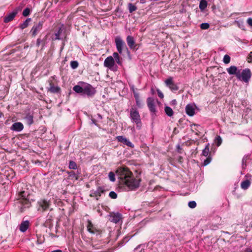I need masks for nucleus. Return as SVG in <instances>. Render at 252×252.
Segmentation results:
<instances>
[{
  "instance_id": "49530a36",
  "label": "nucleus",
  "mask_w": 252,
  "mask_h": 252,
  "mask_svg": "<svg viewBox=\"0 0 252 252\" xmlns=\"http://www.w3.org/2000/svg\"><path fill=\"white\" fill-rule=\"evenodd\" d=\"M216 143H217V145L218 146H219L222 142V139H221L220 136H217L216 138Z\"/></svg>"
},
{
  "instance_id": "4468645a",
  "label": "nucleus",
  "mask_w": 252,
  "mask_h": 252,
  "mask_svg": "<svg viewBox=\"0 0 252 252\" xmlns=\"http://www.w3.org/2000/svg\"><path fill=\"white\" fill-rule=\"evenodd\" d=\"M167 87L173 92L177 91L179 90V87L174 82L172 77H169L165 81Z\"/></svg>"
},
{
  "instance_id": "de8ad7c7",
  "label": "nucleus",
  "mask_w": 252,
  "mask_h": 252,
  "mask_svg": "<svg viewBox=\"0 0 252 252\" xmlns=\"http://www.w3.org/2000/svg\"><path fill=\"white\" fill-rule=\"evenodd\" d=\"M136 104L138 108H141L143 106V104L140 99L135 100Z\"/></svg>"
},
{
  "instance_id": "c756f323",
  "label": "nucleus",
  "mask_w": 252,
  "mask_h": 252,
  "mask_svg": "<svg viewBox=\"0 0 252 252\" xmlns=\"http://www.w3.org/2000/svg\"><path fill=\"white\" fill-rule=\"evenodd\" d=\"M250 159L249 155H245L242 160V166L243 169H245L247 166V160Z\"/></svg>"
},
{
  "instance_id": "8fccbe9b",
  "label": "nucleus",
  "mask_w": 252,
  "mask_h": 252,
  "mask_svg": "<svg viewBox=\"0 0 252 252\" xmlns=\"http://www.w3.org/2000/svg\"><path fill=\"white\" fill-rule=\"evenodd\" d=\"M247 24L251 27H252V18H249L247 20Z\"/></svg>"
},
{
  "instance_id": "37998d69",
  "label": "nucleus",
  "mask_w": 252,
  "mask_h": 252,
  "mask_svg": "<svg viewBox=\"0 0 252 252\" xmlns=\"http://www.w3.org/2000/svg\"><path fill=\"white\" fill-rule=\"evenodd\" d=\"M200 27L202 30H207L209 29L210 25L207 23H203L200 25Z\"/></svg>"
},
{
  "instance_id": "a878e982",
  "label": "nucleus",
  "mask_w": 252,
  "mask_h": 252,
  "mask_svg": "<svg viewBox=\"0 0 252 252\" xmlns=\"http://www.w3.org/2000/svg\"><path fill=\"white\" fill-rule=\"evenodd\" d=\"M116 64H118L119 65L122 66L123 64V59L119 55V53L118 52H114L112 56Z\"/></svg>"
},
{
  "instance_id": "f704fd0d",
  "label": "nucleus",
  "mask_w": 252,
  "mask_h": 252,
  "mask_svg": "<svg viewBox=\"0 0 252 252\" xmlns=\"http://www.w3.org/2000/svg\"><path fill=\"white\" fill-rule=\"evenodd\" d=\"M68 167L70 169H76L77 168V164L75 162L70 160L69 162V166Z\"/></svg>"
},
{
  "instance_id": "b1692460",
  "label": "nucleus",
  "mask_w": 252,
  "mask_h": 252,
  "mask_svg": "<svg viewBox=\"0 0 252 252\" xmlns=\"http://www.w3.org/2000/svg\"><path fill=\"white\" fill-rule=\"evenodd\" d=\"M29 225L30 222L29 220L22 221L19 225V230L22 232H25L28 230Z\"/></svg>"
},
{
  "instance_id": "aec40b11",
  "label": "nucleus",
  "mask_w": 252,
  "mask_h": 252,
  "mask_svg": "<svg viewBox=\"0 0 252 252\" xmlns=\"http://www.w3.org/2000/svg\"><path fill=\"white\" fill-rule=\"evenodd\" d=\"M63 29L62 28L60 27L58 29V30L57 32H55L54 36L52 37L53 40H66V36H64V38H63L61 37V35L63 33Z\"/></svg>"
},
{
  "instance_id": "58836bf2",
  "label": "nucleus",
  "mask_w": 252,
  "mask_h": 252,
  "mask_svg": "<svg viewBox=\"0 0 252 252\" xmlns=\"http://www.w3.org/2000/svg\"><path fill=\"white\" fill-rule=\"evenodd\" d=\"M109 178L112 182H114L116 180L115 174L113 172H110L108 174Z\"/></svg>"
},
{
  "instance_id": "5701e85b",
  "label": "nucleus",
  "mask_w": 252,
  "mask_h": 252,
  "mask_svg": "<svg viewBox=\"0 0 252 252\" xmlns=\"http://www.w3.org/2000/svg\"><path fill=\"white\" fill-rule=\"evenodd\" d=\"M47 35H46L42 39H41V38H38L36 40V46L38 47L40 45H41L42 49H43L47 44Z\"/></svg>"
},
{
  "instance_id": "ddd939ff",
  "label": "nucleus",
  "mask_w": 252,
  "mask_h": 252,
  "mask_svg": "<svg viewBox=\"0 0 252 252\" xmlns=\"http://www.w3.org/2000/svg\"><path fill=\"white\" fill-rule=\"evenodd\" d=\"M43 23L44 22L42 21H40L38 23L35 24L33 25L30 31V33H31L32 36H35L41 30Z\"/></svg>"
},
{
  "instance_id": "052dcab7",
  "label": "nucleus",
  "mask_w": 252,
  "mask_h": 252,
  "mask_svg": "<svg viewBox=\"0 0 252 252\" xmlns=\"http://www.w3.org/2000/svg\"><path fill=\"white\" fill-rule=\"evenodd\" d=\"M96 120H95V119H92V123H93V124H95V125H96Z\"/></svg>"
},
{
  "instance_id": "20e7f679",
  "label": "nucleus",
  "mask_w": 252,
  "mask_h": 252,
  "mask_svg": "<svg viewBox=\"0 0 252 252\" xmlns=\"http://www.w3.org/2000/svg\"><path fill=\"white\" fill-rule=\"evenodd\" d=\"M130 118L132 122L134 123L136 125L138 129H140L142 126L140 116L137 110V108L132 107L130 110Z\"/></svg>"
},
{
  "instance_id": "cd10ccee",
  "label": "nucleus",
  "mask_w": 252,
  "mask_h": 252,
  "mask_svg": "<svg viewBox=\"0 0 252 252\" xmlns=\"http://www.w3.org/2000/svg\"><path fill=\"white\" fill-rule=\"evenodd\" d=\"M31 18H27L25 21L23 22V23L20 25L19 28L22 30L26 28L28 26L29 23L31 21Z\"/></svg>"
},
{
  "instance_id": "72a5a7b5",
  "label": "nucleus",
  "mask_w": 252,
  "mask_h": 252,
  "mask_svg": "<svg viewBox=\"0 0 252 252\" xmlns=\"http://www.w3.org/2000/svg\"><path fill=\"white\" fill-rule=\"evenodd\" d=\"M209 153V144L206 145L205 148L203 150L202 155L205 157H208Z\"/></svg>"
},
{
  "instance_id": "4be33fe9",
  "label": "nucleus",
  "mask_w": 252,
  "mask_h": 252,
  "mask_svg": "<svg viewBox=\"0 0 252 252\" xmlns=\"http://www.w3.org/2000/svg\"><path fill=\"white\" fill-rule=\"evenodd\" d=\"M38 204L39 207L42 208V211L47 210L50 205L49 202L45 199L40 200L38 202Z\"/></svg>"
},
{
  "instance_id": "f03ea898",
  "label": "nucleus",
  "mask_w": 252,
  "mask_h": 252,
  "mask_svg": "<svg viewBox=\"0 0 252 252\" xmlns=\"http://www.w3.org/2000/svg\"><path fill=\"white\" fill-rule=\"evenodd\" d=\"M73 90L76 93L88 98L93 97L96 93V90L92 85L83 81L78 82L77 85L73 87Z\"/></svg>"
},
{
  "instance_id": "4c0bfd02",
  "label": "nucleus",
  "mask_w": 252,
  "mask_h": 252,
  "mask_svg": "<svg viewBox=\"0 0 252 252\" xmlns=\"http://www.w3.org/2000/svg\"><path fill=\"white\" fill-rule=\"evenodd\" d=\"M212 160V158L210 156H208L207 158L204 160L202 163L203 166H206L210 163Z\"/></svg>"
},
{
  "instance_id": "bf43d9fd",
  "label": "nucleus",
  "mask_w": 252,
  "mask_h": 252,
  "mask_svg": "<svg viewBox=\"0 0 252 252\" xmlns=\"http://www.w3.org/2000/svg\"><path fill=\"white\" fill-rule=\"evenodd\" d=\"M50 252H62V251L61 250H56L52 251Z\"/></svg>"
},
{
  "instance_id": "680f3d73",
  "label": "nucleus",
  "mask_w": 252,
  "mask_h": 252,
  "mask_svg": "<svg viewBox=\"0 0 252 252\" xmlns=\"http://www.w3.org/2000/svg\"><path fill=\"white\" fill-rule=\"evenodd\" d=\"M3 116H4L3 114L0 110V118H1L2 117H3Z\"/></svg>"
},
{
  "instance_id": "e2e57ef3",
  "label": "nucleus",
  "mask_w": 252,
  "mask_h": 252,
  "mask_svg": "<svg viewBox=\"0 0 252 252\" xmlns=\"http://www.w3.org/2000/svg\"><path fill=\"white\" fill-rule=\"evenodd\" d=\"M36 243L37 244H41V242H39V240L38 239L36 241Z\"/></svg>"
},
{
  "instance_id": "bb28decb",
  "label": "nucleus",
  "mask_w": 252,
  "mask_h": 252,
  "mask_svg": "<svg viewBox=\"0 0 252 252\" xmlns=\"http://www.w3.org/2000/svg\"><path fill=\"white\" fill-rule=\"evenodd\" d=\"M186 113L189 116H193L194 115V108L191 104H188L186 107Z\"/></svg>"
},
{
  "instance_id": "7ed1b4c3",
  "label": "nucleus",
  "mask_w": 252,
  "mask_h": 252,
  "mask_svg": "<svg viewBox=\"0 0 252 252\" xmlns=\"http://www.w3.org/2000/svg\"><path fill=\"white\" fill-rule=\"evenodd\" d=\"M30 196L29 193L25 191H22L19 193L18 203L20 204L18 207L20 212L23 213L25 211L26 209L31 207V201H33V200L30 198Z\"/></svg>"
},
{
  "instance_id": "09e8293b",
  "label": "nucleus",
  "mask_w": 252,
  "mask_h": 252,
  "mask_svg": "<svg viewBox=\"0 0 252 252\" xmlns=\"http://www.w3.org/2000/svg\"><path fill=\"white\" fill-rule=\"evenodd\" d=\"M248 62L252 63V51L251 52L247 58Z\"/></svg>"
},
{
  "instance_id": "0e129e2a",
  "label": "nucleus",
  "mask_w": 252,
  "mask_h": 252,
  "mask_svg": "<svg viewBox=\"0 0 252 252\" xmlns=\"http://www.w3.org/2000/svg\"><path fill=\"white\" fill-rule=\"evenodd\" d=\"M76 173L77 174V175H78V176H79V175L80 174V172H79L78 171V170H77V172H76Z\"/></svg>"
},
{
  "instance_id": "473e14b6",
  "label": "nucleus",
  "mask_w": 252,
  "mask_h": 252,
  "mask_svg": "<svg viewBox=\"0 0 252 252\" xmlns=\"http://www.w3.org/2000/svg\"><path fill=\"white\" fill-rule=\"evenodd\" d=\"M128 9L129 13H132L133 12L136 11L137 9V8L132 3H129L128 4Z\"/></svg>"
},
{
  "instance_id": "c03bdc74",
  "label": "nucleus",
  "mask_w": 252,
  "mask_h": 252,
  "mask_svg": "<svg viewBox=\"0 0 252 252\" xmlns=\"http://www.w3.org/2000/svg\"><path fill=\"white\" fill-rule=\"evenodd\" d=\"M109 196L112 199H116L118 197L117 194L114 191L109 192Z\"/></svg>"
},
{
  "instance_id": "412c9836",
  "label": "nucleus",
  "mask_w": 252,
  "mask_h": 252,
  "mask_svg": "<svg viewBox=\"0 0 252 252\" xmlns=\"http://www.w3.org/2000/svg\"><path fill=\"white\" fill-rule=\"evenodd\" d=\"M48 91L53 94H60L61 89L60 87L54 86L53 83L51 82L50 83V88L48 89Z\"/></svg>"
},
{
  "instance_id": "e433bc0d",
  "label": "nucleus",
  "mask_w": 252,
  "mask_h": 252,
  "mask_svg": "<svg viewBox=\"0 0 252 252\" xmlns=\"http://www.w3.org/2000/svg\"><path fill=\"white\" fill-rule=\"evenodd\" d=\"M31 12V10L30 8L27 7L23 11V15L24 17H27L29 16Z\"/></svg>"
},
{
  "instance_id": "ea45409f",
  "label": "nucleus",
  "mask_w": 252,
  "mask_h": 252,
  "mask_svg": "<svg viewBox=\"0 0 252 252\" xmlns=\"http://www.w3.org/2000/svg\"><path fill=\"white\" fill-rule=\"evenodd\" d=\"M79 63L76 61H71L70 63V66L72 69H75L78 66Z\"/></svg>"
},
{
  "instance_id": "6ab92c4d",
  "label": "nucleus",
  "mask_w": 252,
  "mask_h": 252,
  "mask_svg": "<svg viewBox=\"0 0 252 252\" xmlns=\"http://www.w3.org/2000/svg\"><path fill=\"white\" fill-rule=\"evenodd\" d=\"M24 129V125L21 122H16L13 124L10 127V129L12 131L20 132Z\"/></svg>"
},
{
  "instance_id": "2eb2a0df",
  "label": "nucleus",
  "mask_w": 252,
  "mask_h": 252,
  "mask_svg": "<svg viewBox=\"0 0 252 252\" xmlns=\"http://www.w3.org/2000/svg\"><path fill=\"white\" fill-rule=\"evenodd\" d=\"M20 8L17 7L12 12L7 14L4 18V22L6 23L11 21L17 14Z\"/></svg>"
},
{
  "instance_id": "1a4fd4ad",
  "label": "nucleus",
  "mask_w": 252,
  "mask_h": 252,
  "mask_svg": "<svg viewBox=\"0 0 252 252\" xmlns=\"http://www.w3.org/2000/svg\"><path fill=\"white\" fill-rule=\"evenodd\" d=\"M107 190L103 186H99L96 190L94 189L90 190V196L95 197L96 200H98L99 197L101 196V194H104Z\"/></svg>"
},
{
  "instance_id": "6e6d98bb",
  "label": "nucleus",
  "mask_w": 252,
  "mask_h": 252,
  "mask_svg": "<svg viewBox=\"0 0 252 252\" xmlns=\"http://www.w3.org/2000/svg\"><path fill=\"white\" fill-rule=\"evenodd\" d=\"M171 104L172 105H176L177 104V101L176 100V99H173L171 101Z\"/></svg>"
},
{
  "instance_id": "39448f33",
  "label": "nucleus",
  "mask_w": 252,
  "mask_h": 252,
  "mask_svg": "<svg viewBox=\"0 0 252 252\" xmlns=\"http://www.w3.org/2000/svg\"><path fill=\"white\" fill-rule=\"evenodd\" d=\"M157 102L158 104H160V102L157 99L155 100L153 97H149L147 99V106L151 113V115L153 117H155L157 115V111L156 108L155 102Z\"/></svg>"
},
{
  "instance_id": "69168bd1",
  "label": "nucleus",
  "mask_w": 252,
  "mask_h": 252,
  "mask_svg": "<svg viewBox=\"0 0 252 252\" xmlns=\"http://www.w3.org/2000/svg\"><path fill=\"white\" fill-rule=\"evenodd\" d=\"M4 98V96H0V99H2Z\"/></svg>"
},
{
  "instance_id": "9b49d317",
  "label": "nucleus",
  "mask_w": 252,
  "mask_h": 252,
  "mask_svg": "<svg viewBox=\"0 0 252 252\" xmlns=\"http://www.w3.org/2000/svg\"><path fill=\"white\" fill-rule=\"evenodd\" d=\"M126 41L129 49L133 51H137L139 48V45L135 43L134 37L131 35L126 37Z\"/></svg>"
},
{
  "instance_id": "c85d7f7f",
  "label": "nucleus",
  "mask_w": 252,
  "mask_h": 252,
  "mask_svg": "<svg viewBox=\"0 0 252 252\" xmlns=\"http://www.w3.org/2000/svg\"><path fill=\"white\" fill-rule=\"evenodd\" d=\"M164 111L166 113V114L169 116L171 117L173 115L174 112L172 108L170 107L169 106H165L164 108Z\"/></svg>"
},
{
  "instance_id": "f8f14e48",
  "label": "nucleus",
  "mask_w": 252,
  "mask_h": 252,
  "mask_svg": "<svg viewBox=\"0 0 252 252\" xmlns=\"http://www.w3.org/2000/svg\"><path fill=\"white\" fill-rule=\"evenodd\" d=\"M109 220L115 223H118L122 218V215L119 212H110L108 215Z\"/></svg>"
},
{
  "instance_id": "603ef678",
  "label": "nucleus",
  "mask_w": 252,
  "mask_h": 252,
  "mask_svg": "<svg viewBox=\"0 0 252 252\" xmlns=\"http://www.w3.org/2000/svg\"><path fill=\"white\" fill-rule=\"evenodd\" d=\"M134 96L135 100L140 99L139 94L137 93H134Z\"/></svg>"
},
{
  "instance_id": "4d7b16f0",
  "label": "nucleus",
  "mask_w": 252,
  "mask_h": 252,
  "mask_svg": "<svg viewBox=\"0 0 252 252\" xmlns=\"http://www.w3.org/2000/svg\"><path fill=\"white\" fill-rule=\"evenodd\" d=\"M244 252H252V250L251 248H246Z\"/></svg>"
},
{
  "instance_id": "f3484780",
  "label": "nucleus",
  "mask_w": 252,
  "mask_h": 252,
  "mask_svg": "<svg viewBox=\"0 0 252 252\" xmlns=\"http://www.w3.org/2000/svg\"><path fill=\"white\" fill-rule=\"evenodd\" d=\"M116 139L119 142L122 143L129 147L133 148L134 147V145L129 140V139L123 136H118L116 137Z\"/></svg>"
},
{
  "instance_id": "5fc2aeb1",
  "label": "nucleus",
  "mask_w": 252,
  "mask_h": 252,
  "mask_svg": "<svg viewBox=\"0 0 252 252\" xmlns=\"http://www.w3.org/2000/svg\"><path fill=\"white\" fill-rule=\"evenodd\" d=\"M182 150V149L181 148V147H180V146L179 145H178L177 146V151H178V153H181V151Z\"/></svg>"
},
{
  "instance_id": "2f4dec72",
  "label": "nucleus",
  "mask_w": 252,
  "mask_h": 252,
  "mask_svg": "<svg viewBox=\"0 0 252 252\" xmlns=\"http://www.w3.org/2000/svg\"><path fill=\"white\" fill-rule=\"evenodd\" d=\"M234 24H236L237 26L242 30L245 31V26L243 21H235Z\"/></svg>"
},
{
  "instance_id": "c9c22d12",
  "label": "nucleus",
  "mask_w": 252,
  "mask_h": 252,
  "mask_svg": "<svg viewBox=\"0 0 252 252\" xmlns=\"http://www.w3.org/2000/svg\"><path fill=\"white\" fill-rule=\"evenodd\" d=\"M69 177L71 178H74L75 180H78L79 178V176L77 175V174L74 171L68 172Z\"/></svg>"
},
{
  "instance_id": "79ce46f5",
  "label": "nucleus",
  "mask_w": 252,
  "mask_h": 252,
  "mask_svg": "<svg viewBox=\"0 0 252 252\" xmlns=\"http://www.w3.org/2000/svg\"><path fill=\"white\" fill-rule=\"evenodd\" d=\"M130 239V238L129 236H126L120 242V246H122L124 244H126V242H127Z\"/></svg>"
},
{
  "instance_id": "3c124183",
  "label": "nucleus",
  "mask_w": 252,
  "mask_h": 252,
  "mask_svg": "<svg viewBox=\"0 0 252 252\" xmlns=\"http://www.w3.org/2000/svg\"><path fill=\"white\" fill-rule=\"evenodd\" d=\"M157 93H158V95L159 97H160V98H163L164 95H163V93L159 90L158 89L157 90Z\"/></svg>"
},
{
  "instance_id": "13d9d810",
  "label": "nucleus",
  "mask_w": 252,
  "mask_h": 252,
  "mask_svg": "<svg viewBox=\"0 0 252 252\" xmlns=\"http://www.w3.org/2000/svg\"><path fill=\"white\" fill-rule=\"evenodd\" d=\"M16 51V50L15 49H12L11 50H10V53H9V54H11L14 52H15Z\"/></svg>"
},
{
  "instance_id": "7c9ffc66",
  "label": "nucleus",
  "mask_w": 252,
  "mask_h": 252,
  "mask_svg": "<svg viewBox=\"0 0 252 252\" xmlns=\"http://www.w3.org/2000/svg\"><path fill=\"white\" fill-rule=\"evenodd\" d=\"M207 6V2L206 0H201L199 3V8L201 11L204 10Z\"/></svg>"
},
{
  "instance_id": "393cba45",
  "label": "nucleus",
  "mask_w": 252,
  "mask_h": 252,
  "mask_svg": "<svg viewBox=\"0 0 252 252\" xmlns=\"http://www.w3.org/2000/svg\"><path fill=\"white\" fill-rule=\"evenodd\" d=\"M227 71L230 75H235L237 78V75L239 73L240 70H238L235 66L232 65L227 68Z\"/></svg>"
},
{
  "instance_id": "864d4df0",
  "label": "nucleus",
  "mask_w": 252,
  "mask_h": 252,
  "mask_svg": "<svg viewBox=\"0 0 252 252\" xmlns=\"http://www.w3.org/2000/svg\"><path fill=\"white\" fill-rule=\"evenodd\" d=\"M199 126L198 125H197V124H192V125H190V126L191 127V130L192 131H194V130H197L195 128H194V130L192 129V126Z\"/></svg>"
},
{
  "instance_id": "a19ab883",
  "label": "nucleus",
  "mask_w": 252,
  "mask_h": 252,
  "mask_svg": "<svg viewBox=\"0 0 252 252\" xmlns=\"http://www.w3.org/2000/svg\"><path fill=\"white\" fill-rule=\"evenodd\" d=\"M223 62L225 64L229 63L230 62V56L228 55H225L223 59Z\"/></svg>"
},
{
  "instance_id": "a18cd8bd",
  "label": "nucleus",
  "mask_w": 252,
  "mask_h": 252,
  "mask_svg": "<svg viewBox=\"0 0 252 252\" xmlns=\"http://www.w3.org/2000/svg\"><path fill=\"white\" fill-rule=\"evenodd\" d=\"M188 206L190 208H194L196 206V203L194 201H189L188 203Z\"/></svg>"
},
{
  "instance_id": "423d86ee",
  "label": "nucleus",
  "mask_w": 252,
  "mask_h": 252,
  "mask_svg": "<svg viewBox=\"0 0 252 252\" xmlns=\"http://www.w3.org/2000/svg\"><path fill=\"white\" fill-rule=\"evenodd\" d=\"M104 66L108 68L111 70L115 71L118 70L117 64L115 62V60L112 56L107 57L104 62Z\"/></svg>"
},
{
  "instance_id": "338daca9",
  "label": "nucleus",
  "mask_w": 252,
  "mask_h": 252,
  "mask_svg": "<svg viewBox=\"0 0 252 252\" xmlns=\"http://www.w3.org/2000/svg\"><path fill=\"white\" fill-rule=\"evenodd\" d=\"M250 227L252 228V222L250 223Z\"/></svg>"
},
{
  "instance_id": "9d476101",
  "label": "nucleus",
  "mask_w": 252,
  "mask_h": 252,
  "mask_svg": "<svg viewBox=\"0 0 252 252\" xmlns=\"http://www.w3.org/2000/svg\"><path fill=\"white\" fill-rule=\"evenodd\" d=\"M87 228L90 233L96 235H101L102 232L97 226L94 225L90 220L87 221Z\"/></svg>"
},
{
  "instance_id": "f257e3e1",
  "label": "nucleus",
  "mask_w": 252,
  "mask_h": 252,
  "mask_svg": "<svg viewBox=\"0 0 252 252\" xmlns=\"http://www.w3.org/2000/svg\"><path fill=\"white\" fill-rule=\"evenodd\" d=\"M120 178L130 190H134L139 186L140 180L134 178L132 173L127 168H123Z\"/></svg>"
},
{
  "instance_id": "dca6fc26",
  "label": "nucleus",
  "mask_w": 252,
  "mask_h": 252,
  "mask_svg": "<svg viewBox=\"0 0 252 252\" xmlns=\"http://www.w3.org/2000/svg\"><path fill=\"white\" fill-rule=\"evenodd\" d=\"M33 114L34 112L33 111H29L28 112H26L25 113V116L24 119L27 124L29 126H31L34 123Z\"/></svg>"
},
{
  "instance_id": "0eeeda50",
  "label": "nucleus",
  "mask_w": 252,
  "mask_h": 252,
  "mask_svg": "<svg viewBox=\"0 0 252 252\" xmlns=\"http://www.w3.org/2000/svg\"><path fill=\"white\" fill-rule=\"evenodd\" d=\"M252 76V73L249 68L243 69L237 75V79L246 83L248 82Z\"/></svg>"
},
{
  "instance_id": "a211bd4d",
  "label": "nucleus",
  "mask_w": 252,
  "mask_h": 252,
  "mask_svg": "<svg viewBox=\"0 0 252 252\" xmlns=\"http://www.w3.org/2000/svg\"><path fill=\"white\" fill-rule=\"evenodd\" d=\"M252 177V175L250 174H247L245 176V178L247 179L244 181H243L241 183V188L244 189H247L251 186V182L248 178H251Z\"/></svg>"
},
{
  "instance_id": "774afa93",
  "label": "nucleus",
  "mask_w": 252,
  "mask_h": 252,
  "mask_svg": "<svg viewBox=\"0 0 252 252\" xmlns=\"http://www.w3.org/2000/svg\"><path fill=\"white\" fill-rule=\"evenodd\" d=\"M142 1V2L143 3L145 2V0H141Z\"/></svg>"
},
{
  "instance_id": "6e6552de",
  "label": "nucleus",
  "mask_w": 252,
  "mask_h": 252,
  "mask_svg": "<svg viewBox=\"0 0 252 252\" xmlns=\"http://www.w3.org/2000/svg\"><path fill=\"white\" fill-rule=\"evenodd\" d=\"M115 42L116 43L117 50L120 54H122L123 50L124 48H126L127 53H129V51H128V49L126 47L125 42L123 41L120 36H116L115 38Z\"/></svg>"
}]
</instances>
